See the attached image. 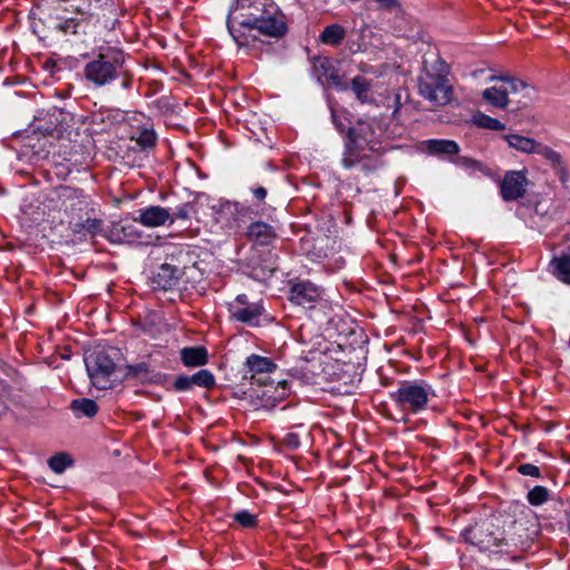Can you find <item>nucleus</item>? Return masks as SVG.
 I'll return each instance as SVG.
<instances>
[{
	"label": "nucleus",
	"instance_id": "18",
	"mask_svg": "<svg viewBox=\"0 0 570 570\" xmlns=\"http://www.w3.org/2000/svg\"><path fill=\"white\" fill-rule=\"evenodd\" d=\"M179 278V271L169 264H163L156 275L157 284L164 289L175 286Z\"/></svg>",
	"mask_w": 570,
	"mask_h": 570
},
{
	"label": "nucleus",
	"instance_id": "2",
	"mask_svg": "<svg viewBox=\"0 0 570 570\" xmlns=\"http://www.w3.org/2000/svg\"><path fill=\"white\" fill-rule=\"evenodd\" d=\"M382 137L383 129L376 120H358L347 131L343 167L351 169L360 166L364 171L380 168V157L384 151Z\"/></svg>",
	"mask_w": 570,
	"mask_h": 570
},
{
	"label": "nucleus",
	"instance_id": "7",
	"mask_svg": "<svg viewBox=\"0 0 570 570\" xmlns=\"http://www.w3.org/2000/svg\"><path fill=\"white\" fill-rule=\"evenodd\" d=\"M491 80H500L501 83L487 88L482 92V97L497 108L503 109L509 105V95L517 94L520 90L529 91V87L519 79L491 77Z\"/></svg>",
	"mask_w": 570,
	"mask_h": 570
},
{
	"label": "nucleus",
	"instance_id": "1",
	"mask_svg": "<svg viewBox=\"0 0 570 570\" xmlns=\"http://www.w3.org/2000/svg\"><path fill=\"white\" fill-rule=\"evenodd\" d=\"M227 28L239 47L255 48L261 37L282 38L287 31L285 17L274 0H232Z\"/></svg>",
	"mask_w": 570,
	"mask_h": 570
},
{
	"label": "nucleus",
	"instance_id": "13",
	"mask_svg": "<svg viewBox=\"0 0 570 570\" xmlns=\"http://www.w3.org/2000/svg\"><path fill=\"white\" fill-rule=\"evenodd\" d=\"M321 296V289L311 282H298L294 284L289 293V299L304 307H312Z\"/></svg>",
	"mask_w": 570,
	"mask_h": 570
},
{
	"label": "nucleus",
	"instance_id": "20",
	"mask_svg": "<svg viewBox=\"0 0 570 570\" xmlns=\"http://www.w3.org/2000/svg\"><path fill=\"white\" fill-rule=\"evenodd\" d=\"M483 528V525H474L468 531V540L481 550L489 549L495 541L491 533H484Z\"/></svg>",
	"mask_w": 570,
	"mask_h": 570
},
{
	"label": "nucleus",
	"instance_id": "11",
	"mask_svg": "<svg viewBox=\"0 0 570 570\" xmlns=\"http://www.w3.org/2000/svg\"><path fill=\"white\" fill-rule=\"evenodd\" d=\"M527 170H509L500 180V195L504 202L523 198L527 194L529 179Z\"/></svg>",
	"mask_w": 570,
	"mask_h": 570
},
{
	"label": "nucleus",
	"instance_id": "17",
	"mask_svg": "<svg viewBox=\"0 0 570 570\" xmlns=\"http://www.w3.org/2000/svg\"><path fill=\"white\" fill-rule=\"evenodd\" d=\"M180 355L186 366H202L208 361L207 350L204 346L184 347Z\"/></svg>",
	"mask_w": 570,
	"mask_h": 570
},
{
	"label": "nucleus",
	"instance_id": "3",
	"mask_svg": "<svg viewBox=\"0 0 570 570\" xmlns=\"http://www.w3.org/2000/svg\"><path fill=\"white\" fill-rule=\"evenodd\" d=\"M417 89L422 98L435 106H445L452 100L453 88L444 71L443 62L424 67L417 78Z\"/></svg>",
	"mask_w": 570,
	"mask_h": 570
},
{
	"label": "nucleus",
	"instance_id": "10",
	"mask_svg": "<svg viewBox=\"0 0 570 570\" xmlns=\"http://www.w3.org/2000/svg\"><path fill=\"white\" fill-rule=\"evenodd\" d=\"M227 307L232 320L249 326H258L265 311L259 302H249L245 294L237 295L227 304Z\"/></svg>",
	"mask_w": 570,
	"mask_h": 570
},
{
	"label": "nucleus",
	"instance_id": "30",
	"mask_svg": "<svg viewBox=\"0 0 570 570\" xmlns=\"http://www.w3.org/2000/svg\"><path fill=\"white\" fill-rule=\"evenodd\" d=\"M48 464L55 473L60 474L72 464V461L66 453H58L48 460Z\"/></svg>",
	"mask_w": 570,
	"mask_h": 570
},
{
	"label": "nucleus",
	"instance_id": "14",
	"mask_svg": "<svg viewBox=\"0 0 570 570\" xmlns=\"http://www.w3.org/2000/svg\"><path fill=\"white\" fill-rule=\"evenodd\" d=\"M136 222L140 223L146 227H158L165 225L167 222L174 224V218L169 209L161 206H149L138 210V217Z\"/></svg>",
	"mask_w": 570,
	"mask_h": 570
},
{
	"label": "nucleus",
	"instance_id": "35",
	"mask_svg": "<svg viewBox=\"0 0 570 570\" xmlns=\"http://www.w3.org/2000/svg\"><path fill=\"white\" fill-rule=\"evenodd\" d=\"M174 386L177 391H188L193 386V381L190 376H178L174 383Z\"/></svg>",
	"mask_w": 570,
	"mask_h": 570
},
{
	"label": "nucleus",
	"instance_id": "25",
	"mask_svg": "<svg viewBox=\"0 0 570 570\" xmlns=\"http://www.w3.org/2000/svg\"><path fill=\"white\" fill-rule=\"evenodd\" d=\"M316 69L322 70V73H320V78H324V80L327 83L336 87L341 85V77L334 69L331 60L326 58L318 60V62L316 63Z\"/></svg>",
	"mask_w": 570,
	"mask_h": 570
},
{
	"label": "nucleus",
	"instance_id": "9",
	"mask_svg": "<svg viewBox=\"0 0 570 570\" xmlns=\"http://www.w3.org/2000/svg\"><path fill=\"white\" fill-rule=\"evenodd\" d=\"M70 115L59 108L49 109L43 116L35 119L32 124L33 131L42 136L61 138L69 126Z\"/></svg>",
	"mask_w": 570,
	"mask_h": 570
},
{
	"label": "nucleus",
	"instance_id": "24",
	"mask_svg": "<svg viewBox=\"0 0 570 570\" xmlns=\"http://www.w3.org/2000/svg\"><path fill=\"white\" fill-rule=\"evenodd\" d=\"M71 410L73 411L77 417H92L98 412V405L94 400L81 399L72 401Z\"/></svg>",
	"mask_w": 570,
	"mask_h": 570
},
{
	"label": "nucleus",
	"instance_id": "40",
	"mask_svg": "<svg viewBox=\"0 0 570 570\" xmlns=\"http://www.w3.org/2000/svg\"><path fill=\"white\" fill-rule=\"evenodd\" d=\"M376 1L385 7H390L394 2V0H376Z\"/></svg>",
	"mask_w": 570,
	"mask_h": 570
},
{
	"label": "nucleus",
	"instance_id": "12",
	"mask_svg": "<svg viewBox=\"0 0 570 570\" xmlns=\"http://www.w3.org/2000/svg\"><path fill=\"white\" fill-rule=\"evenodd\" d=\"M245 366L250 379L259 384H267L266 375L276 371L277 365L268 357L252 354L246 358Z\"/></svg>",
	"mask_w": 570,
	"mask_h": 570
},
{
	"label": "nucleus",
	"instance_id": "36",
	"mask_svg": "<svg viewBox=\"0 0 570 570\" xmlns=\"http://www.w3.org/2000/svg\"><path fill=\"white\" fill-rule=\"evenodd\" d=\"M190 204H183L179 206L176 212L171 215V218H174V222L176 219H188L190 216Z\"/></svg>",
	"mask_w": 570,
	"mask_h": 570
},
{
	"label": "nucleus",
	"instance_id": "33",
	"mask_svg": "<svg viewBox=\"0 0 570 570\" xmlns=\"http://www.w3.org/2000/svg\"><path fill=\"white\" fill-rule=\"evenodd\" d=\"M235 520L246 528L254 527L256 523L255 515L245 510L237 512L235 514Z\"/></svg>",
	"mask_w": 570,
	"mask_h": 570
},
{
	"label": "nucleus",
	"instance_id": "22",
	"mask_svg": "<svg viewBox=\"0 0 570 570\" xmlns=\"http://www.w3.org/2000/svg\"><path fill=\"white\" fill-rule=\"evenodd\" d=\"M508 145L521 153L534 154L537 148V141L532 138L524 137L521 135H507L504 137Z\"/></svg>",
	"mask_w": 570,
	"mask_h": 570
},
{
	"label": "nucleus",
	"instance_id": "26",
	"mask_svg": "<svg viewBox=\"0 0 570 570\" xmlns=\"http://www.w3.org/2000/svg\"><path fill=\"white\" fill-rule=\"evenodd\" d=\"M351 88L361 102L370 100L371 82L366 78L362 76L354 77Z\"/></svg>",
	"mask_w": 570,
	"mask_h": 570
},
{
	"label": "nucleus",
	"instance_id": "28",
	"mask_svg": "<svg viewBox=\"0 0 570 570\" xmlns=\"http://www.w3.org/2000/svg\"><path fill=\"white\" fill-rule=\"evenodd\" d=\"M134 139L141 150L151 149L156 145V134L149 128H144Z\"/></svg>",
	"mask_w": 570,
	"mask_h": 570
},
{
	"label": "nucleus",
	"instance_id": "38",
	"mask_svg": "<svg viewBox=\"0 0 570 570\" xmlns=\"http://www.w3.org/2000/svg\"><path fill=\"white\" fill-rule=\"evenodd\" d=\"M286 442L288 445L294 448L299 445L298 436L294 433H289L286 435Z\"/></svg>",
	"mask_w": 570,
	"mask_h": 570
},
{
	"label": "nucleus",
	"instance_id": "5",
	"mask_svg": "<svg viewBox=\"0 0 570 570\" xmlns=\"http://www.w3.org/2000/svg\"><path fill=\"white\" fill-rule=\"evenodd\" d=\"M121 63L120 53L114 50L99 53L85 66V78L96 87L106 86L117 78Z\"/></svg>",
	"mask_w": 570,
	"mask_h": 570
},
{
	"label": "nucleus",
	"instance_id": "32",
	"mask_svg": "<svg viewBox=\"0 0 570 570\" xmlns=\"http://www.w3.org/2000/svg\"><path fill=\"white\" fill-rule=\"evenodd\" d=\"M534 154L541 155L542 157H544L552 164L560 163V155L542 144L537 142V148L534 150Z\"/></svg>",
	"mask_w": 570,
	"mask_h": 570
},
{
	"label": "nucleus",
	"instance_id": "21",
	"mask_svg": "<svg viewBox=\"0 0 570 570\" xmlns=\"http://www.w3.org/2000/svg\"><path fill=\"white\" fill-rule=\"evenodd\" d=\"M550 267L552 274L563 283L570 284V255L554 257Z\"/></svg>",
	"mask_w": 570,
	"mask_h": 570
},
{
	"label": "nucleus",
	"instance_id": "34",
	"mask_svg": "<svg viewBox=\"0 0 570 570\" xmlns=\"http://www.w3.org/2000/svg\"><path fill=\"white\" fill-rule=\"evenodd\" d=\"M518 472L522 475H529L533 478L540 476V469L531 463H524L518 466Z\"/></svg>",
	"mask_w": 570,
	"mask_h": 570
},
{
	"label": "nucleus",
	"instance_id": "39",
	"mask_svg": "<svg viewBox=\"0 0 570 570\" xmlns=\"http://www.w3.org/2000/svg\"><path fill=\"white\" fill-rule=\"evenodd\" d=\"M129 371L132 372L135 375H139V373H147V366H146V364L141 363L135 367L130 366Z\"/></svg>",
	"mask_w": 570,
	"mask_h": 570
},
{
	"label": "nucleus",
	"instance_id": "27",
	"mask_svg": "<svg viewBox=\"0 0 570 570\" xmlns=\"http://www.w3.org/2000/svg\"><path fill=\"white\" fill-rule=\"evenodd\" d=\"M473 121L478 127L490 130H503L505 128L501 121L484 114L475 115Z\"/></svg>",
	"mask_w": 570,
	"mask_h": 570
},
{
	"label": "nucleus",
	"instance_id": "37",
	"mask_svg": "<svg viewBox=\"0 0 570 570\" xmlns=\"http://www.w3.org/2000/svg\"><path fill=\"white\" fill-rule=\"evenodd\" d=\"M253 194L258 200H264L267 195V190L259 186L253 189Z\"/></svg>",
	"mask_w": 570,
	"mask_h": 570
},
{
	"label": "nucleus",
	"instance_id": "19",
	"mask_svg": "<svg viewBox=\"0 0 570 570\" xmlns=\"http://www.w3.org/2000/svg\"><path fill=\"white\" fill-rule=\"evenodd\" d=\"M346 36L345 29L340 24H330L320 35V41L324 45L337 47Z\"/></svg>",
	"mask_w": 570,
	"mask_h": 570
},
{
	"label": "nucleus",
	"instance_id": "4",
	"mask_svg": "<svg viewBox=\"0 0 570 570\" xmlns=\"http://www.w3.org/2000/svg\"><path fill=\"white\" fill-rule=\"evenodd\" d=\"M434 390L425 381H403L396 391L391 393L392 401L403 411L417 414L428 407Z\"/></svg>",
	"mask_w": 570,
	"mask_h": 570
},
{
	"label": "nucleus",
	"instance_id": "8",
	"mask_svg": "<svg viewBox=\"0 0 570 570\" xmlns=\"http://www.w3.org/2000/svg\"><path fill=\"white\" fill-rule=\"evenodd\" d=\"M85 363L92 384L105 389L116 368L112 358L104 351H94L86 356Z\"/></svg>",
	"mask_w": 570,
	"mask_h": 570
},
{
	"label": "nucleus",
	"instance_id": "23",
	"mask_svg": "<svg viewBox=\"0 0 570 570\" xmlns=\"http://www.w3.org/2000/svg\"><path fill=\"white\" fill-rule=\"evenodd\" d=\"M58 22L55 28L62 32L63 35H78L80 29L82 28L83 22L88 20H82V17L79 18H61L57 17Z\"/></svg>",
	"mask_w": 570,
	"mask_h": 570
},
{
	"label": "nucleus",
	"instance_id": "15",
	"mask_svg": "<svg viewBox=\"0 0 570 570\" xmlns=\"http://www.w3.org/2000/svg\"><path fill=\"white\" fill-rule=\"evenodd\" d=\"M247 236L250 240L266 245L274 238L273 228L264 222H255L249 225Z\"/></svg>",
	"mask_w": 570,
	"mask_h": 570
},
{
	"label": "nucleus",
	"instance_id": "31",
	"mask_svg": "<svg viewBox=\"0 0 570 570\" xmlns=\"http://www.w3.org/2000/svg\"><path fill=\"white\" fill-rule=\"evenodd\" d=\"M193 385L210 389L215 385V377L208 370H200L190 376Z\"/></svg>",
	"mask_w": 570,
	"mask_h": 570
},
{
	"label": "nucleus",
	"instance_id": "29",
	"mask_svg": "<svg viewBox=\"0 0 570 570\" xmlns=\"http://www.w3.org/2000/svg\"><path fill=\"white\" fill-rule=\"evenodd\" d=\"M550 498V492L547 488L537 485L528 492L527 499L532 505H541Z\"/></svg>",
	"mask_w": 570,
	"mask_h": 570
},
{
	"label": "nucleus",
	"instance_id": "16",
	"mask_svg": "<svg viewBox=\"0 0 570 570\" xmlns=\"http://www.w3.org/2000/svg\"><path fill=\"white\" fill-rule=\"evenodd\" d=\"M423 145L431 155H455L460 150L455 141L448 139H429Z\"/></svg>",
	"mask_w": 570,
	"mask_h": 570
},
{
	"label": "nucleus",
	"instance_id": "6",
	"mask_svg": "<svg viewBox=\"0 0 570 570\" xmlns=\"http://www.w3.org/2000/svg\"><path fill=\"white\" fill-rule=\"evenodd\" d=\"M213 218L224 229L240 228L252 218L253 210L245 205L229 200H219L212 206Z\"/></svg>",
	"mask_w": 570,
	"mask_h": 570
}]
</instances>
